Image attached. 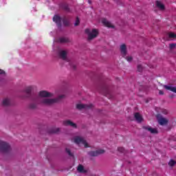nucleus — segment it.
Instances as JSON below:
<instances>
[{"label": "nucleus", "instance_id": "nucleus-1", "mask_svg": "<svg viewBox=\"0 0 176 176\" xmlns=\"http://www.w3.org/2000/svg\"><path fill=\"white\" fill-rule=\"evenodd\" d=\"M23 93L25 94L23 98H28L43 107H53L54 104L61 102L66 97L65 95L63 94L52 98L54 94L47 91H41L38 94H36L34 93V87L32 86L25 87L23 89Z\"/></svg>", "mask_w": 176, "mask_h": 176}, {"label": "nucleus", "instance_id": "nucleus-2", "mask_svg": "<svg viewBox=\"0 0 176 176\" xmlns=\"http://www.w3.org/2000/svg\"><path fill=\"white\" fill-rule=\"evenodd\" d=\"M96 89L99 93L104 94L109 100H113L115 97V92L112 91V87L103 81H100L98 83Z\"/></svg>", "mask_w": 176, "mask_h": 176}, {"label": "nucleus", "instance_id": "nucleus-3", "mask_svg": "<svg viewBox=\"0 0 176 176\" xmlns=\"http://www.w3.org/2000/svg\"><path fill=\"white\" fill-rule=\"evenodd\" d=\"M57 54L59 58L63 60V61H67V63H69V58H68V51L65 50H63L61 48H58Z\"/></svg>", "mask_w": 176, "mask_h": 176}, {"label": "nucleus", "instance_id": "nucleus-4", "mask_svg": "<svg viewBox=\"0 0 176 176\" xmlns=\"http://www.w3.org/2000/svg\"><path fill=\"white\" fill-rule=\"evenodd\" d=\"M85 34H88L87 41L90 42V41H93V39L98 36V30L96 29H93L92 31L90 32V29H86Z\"/></svg>", "mask_w": 176, "mask_h": 176}, {"label": "nucleus", "instance_id": "nucleus-5", "mask_svg": "<svg viewBox=\"0 0 176 176\" xmlns=\"http://www.w3.org/2000/svg\"><path fill=\"white\" fill-rule=\"evenodd\" d=\"M12 148L6 142H0V153H9Z\"/></svg>", "mask_w": 176, "mask_h": 176}, {"label": "nucleus", "instance_id": "nucleus-6", "mask_svg": "<svg viewBox=\"0 0 176 176\" xmlns=\"http://www.w3.org/2000/svg\"><path fill=\"white\" fill-rule=\"evenodd\" d=\"M52 20L54 23H56L58 29L61 31V30H63V24L61 23V20H63V19L61 16L58 14H55L54 15Z\"/></svg>", "mask_w": 176, "mask_h": 176}, {"label": "nucleus", "instance_id": "nucleus-7", "mask_svg": "<svg viewBox=\"0 0 176 176\" xmlns=\"http://www.w3.org/2000/svg\"><path fill=\"white\" fill-rule=\"evenodd\" d=\"M74 142L77 145H79V144H82V145L85 146V148H89V144H87V142L83 139V138L80 136H76L74 138Z\"/></svg>", "mask_w": 176, "mask_h": 176}, {"label": "nucleus", "instance_id": "nucleus-8", "mask_svg": "<svg viewBox=\"0 0 176 176\" xmlns=\"http://www.w3.org/2000/svg\"><path fill=\"white\" fill-rule=\"evenodd\" d=\"M87 153L90 157H96L97 156H100V155H104V153H105V150L99 149L95 151H89Z\"/></svg>", "mask_w": 176, "mask_h": 176}, {"label": "nucleus", "instance_id": "nucleus-9", "mask_svg": "<svg viewBox=\"0 0 176 176\" xmlns=\"http://www.w3.org/2000/svg\"><path fill=\"white\" fill-rule=\"evenodd\" d=\"M156 118H157L159 124H160V126H166V124H168V120L163 118L162 114H160V113L157 114Z\"/></svg>", "mask_w": 176, "mask_h": 176}, {"label": "nucleus", "instance_id": "nucleus-10", "mask_svg": "<svg viewBox=\"0 0 176 176\" xmlns=\"http://www.w3.org/2000/svg\"><path fill=\"white\" fill-rule=\"evenodd\" d=\"M90 108H93V104H77L76 105V109H78V111H82V109H90Z\"/></svg>", "mask_w": 176, "mask_h": 176}, {"label": "nucleus", "instance_id": "nucleus-11", "mask_svg": "<svg viewBox=\"0 0 176 176\" xmlns=\"http://www.w3.org/2000/svg\"><path fill=\"white\" fill-rule=\"evenodd\" d=\"M63 126L72 127L73 129H78V125L74 122L71 121V120H66L63 122Z\"/></svg>", "mask_w": 176, "mask_h": 176}, {"label": "nucleus", "instance_id": "nucleus-12", "mask_svg": "<svg viewBox=\"0 0 176 176\" xmlns=\"http://www.w3.org/2000/svg\"><path fill=\"white\" fill-rule=\"evenodd\" d=\"M142 129H144V130L149 131L151 134H158L159 133L157 129H153L151 127V126H143Z\"/></svg>", "mask_w": 176, "mask_h": 176}, {"label": "nucleus", "instance_id": "nucleus-13", "mask_svg": "<svg viewBox=\"0 0 176 176\" xmlns=\"http://www.w3.org/2000/svg\"><path fill=\"white\" fill-rule=\"evenodd\" d=\"M2 107H8L12 105V100L9 98H4L1 102Z\"/></svg>", "mask_w": 176, "mask_h": 176}, {"label": "nucleus", "instance_id": "nucleus-14", "mask_svg": "<svg viewBox=\"0 0 176 176\" xmlns=\"http://www.w3.org/2000/svg\"><path fill=\"white\" fill-rule=\"evenodd\" d=\"M62 21L63 23L64 27H71L72 23H71V19L67 16H63L62 18Z\"/></svg>", "mask_w": 176, "mask_h": 176}, {"label": "nucleus", "instance_id": "nucleus-15", "mask_svg": "<svg viewBox=\"0 0 176 176\" xmlns=\"http://www.w3.org/2000/svg\"><path fill=\"white\" fill-rule=\"evenodd\" d=\"M0 82L6 83V72L1 69H0Z\"/></svg>", "mask_w": 176, "mask_h": 176}, {"label": "nucleus", "instance_id": "nucleus-16", "mask_svg": "<svg viewBox=\"0 0 176 176\" xmlns=\"http://www.w3.org/2000/svg\"><path fill=\"white\" fill-rule=\"evenodd\" d=\"M120 50L121 52V54H122V57H126V56H127V46L126 44L121 45Z\"/></svg>", "mask_w": 176, "mask_h": 176}, {"label": "nucleus", "instance_id": "nucleus-17", "mask_svg": "<svg viewBox=\"0 0 176 176\" xmlns=\"http://www.w3.org/2000/svg\"><path fill=\"white\" fill-rule=\"evenodd\" d=\"M134 119L138 123H142V122H144V118H142V116H141L140 113H134Z\"/></svg>", "mask_w": 176, "mask_h": 176}, {"label": "nucleus", "instance_id": "nucleus-18", "mask_svg": "<svg viewBox=\"0 0 176 176\" xmlns=\"http://www.w3.org/2000/svg\"><path fill=\"white\" fill-rule=\"evenodd\" d=\"M102 23L104 24V25H105V27H108V28H115V26L112 25L111 22H109L105 18L102 19Z\"/></svg>", "mask_w": 176, "mask_h": 176}, {"label": "nucleus", "instance_id": "nucleus-19", "mask_svg": "<svg viewBox=\"0 0 176 176\" xmlns=\"http://www.w3.org/2000/svg\"><path fill=\"white\" fill-rule=\"evenodd\" d=\"M34 102L30 103L28 105L29 109H32V111L38 108V105H40L38 102L33 101Z\"/></svg>", "mask_w": 176, "mask_h": 176}, {"label": "nucleus", "instance_id": "nucleus-20", "mask_svg": "<svg viewBox=\"0 0 176 176\" xmlns=\"http://www.w3.org/2000/svg\"><path fill=\"white\" fill-rule=\"evenodd\" d=\"M78 173H80L81 174H86L87 170H85V167L82 164H79L77 167Z\"/></svg>", "mask_w": 176, "mask_h": 176}, {"label": "nucleus", "instance_id": "nucleus-21", "mask_svg": "<svg viewBox=\"0 0 176 176\" xmlns=\"http://www.w3.org/2000/svg\"><path fill=\"white\" fill-rule=\"evenodd\" d=\"M69 65H70L71 69H72L73 71H76V68L78 67V63L71 61V60H69Z\"/></svg>", "mask_w": 176, "mask_h": 176}, {"label": "nucleus", "instance_id": "nucleus-22", "mask_svg": "<svg viewBox=\"0 0 176 176\" xmlns=\"http://www.w3.org/2000/svg\"><path fill=\"white\" fill-rule=\"evenodd\" d=\"M155 6H157V8H158V9H160V10H164V9H166V7L164 6V4H163L162 2H160V1H155Z\"/></svg>", "mask_w": 176, "mask_h": 176}, {"label": "nucleus", "instance_id": "nucleus-23", "mask_svg": "<svg viewBox=\"0 0 176 176\" xmlns=\"http://www.w3.org/2000/svg\"><path fill=\"white\" fill-rule=\"evenodd\" d=\"M59 43H68L70 42L69 38L67 37H60L57 40Z\"/></svg>", "mask_w": 176, "mask_h": 176}, {"label": "nucleus", "instance_id": "nucleus-24", "mask_svg": "<svg viewBox=\"0 0 176 176\" xmlns=\"http://www.w3.org/2000/svg\"><path fill=\"white\" fill-rule=\"evenodd\" d=\"M60 8L61 9L65 10V12H71V10H69V6H68L67 3H63L62 4H60Z\"/></svg>", "mask_w": 176, "mask_h": 176}, {"label": "nucleus", "instance_id": "nucleus-25", "mask_svg": "<svg viewBox=\"0 0 176 176\" xmlns=\"http://www.w3.org/2000/svg\"><path fill=\"white\" fill-rule=\"evenodd\" d=\"M163 87L166 89V90H170V91H173V93H176V87H172V86H168V85H163Z\"/></svg>", "mask_w": 176, "mask_h": 176}, {"label": "nucleus", "instance_id": "nucleus-26", "mask_svg": "<svg viewBox=\"0 0 176 176\" xmlns=\"http://www.w3.org/2000/svg\"><path fill=\"white\" fill-rule=\"evenodd\" d=\"M60 133V128L52 129L48 131V134H57Z\"/></svg>", "mask_w": 176, "mask_h": 176}, {"label": "nucleus", "instance_id": "nucleus-27", "mask_svg": "<svg viewBox=\"0 0 176 176\" xmlns=\"http://www.w3.org/2000/svg\"><path fill=\"white\" fill-rule=\"evenodd\" d=\"M166 35L170 39H176V34L173 32H168L166 34Z\"/></svg>", "mask_w": 176, "mask_h": 176}, {"label": "nucleus", "instance_id": "nucleus-28", "mask_svg": "<svg viewBox=\"0 0 176 176\" xmlns=\"http://www.w3.org/2000/svg\"><path fill=\"white\" fill-rule=\"evenodd\" d=\"M65 152L66 153H67V155L70 157H74V153H72V152H71V150L68 148H65Z\"/></svg>", "mask_w": 176, "mask_h": 176}, {"label": "nucleus", "instance_id": "nucleus-29", "mask_svg": "<svg viewBox=\"0 0 176 176\" xmlns=\"http://www.w3.org/2000/svg\"><path fill=\"white\" fill-rule=\"evenodd\" d=\"M168 164L170 167H174L176 164V162L174 160H170Z\"/></svg>", "mask_w": 176, "mask_h": 176}, {"label": "nucleus", "instance_id": "nucleus-30", "mask_svg": "<svg viewBox=\"0 0 176 176\" xmlns=\"http://www.w3.org/2000/svg\"><path fill=\"white\" fill-rule=\"evenodd\" d=\"M137 71L138 72H142V71H144V67H142V65H138L137 67Z\"/></svg>", "mask_w": 176, "mask_h": 176}, {"label": "nucleus", "instance_id": "nucleus-31", "mask_svg": "<svg viewBox=\"0 0 176 176\" xmlns=\"http://www.w3.org/2000/svg\"><path fill=\"white\" fill-rule=\"evenodd\" d=\"M79 24H80V19H79V17L77 16L76 18V21L74 23V26L78 27V25H79Z\"/></svg>", "mask_w": 176, "mask_h": 176}, {"label": "nucleus", "instance_id": "nucleus-32", "mask_svg": "<svg viewBox=\"0 0 176 176\" xmlns=\"http://www.w3.org/2000/svg\"><path fill=\"white\" fill-rule=\"evenodd\" d=\"M176 47V43H170L169 44V49L170 50H174Z\"/></svg>", "mask_w": 176, "mask_h": 176}, {"label": "nucleus", "instance_id": "nucleus-33", "mask_svg": "<svg viewBox=\"0 0 176 176\" xmlns=\"http://www.w3.org/2000/svg\"><path fill=\"white\" fill-rule=\"evenodd\" d=\"M118 151L120 152V153H126V150L123 147H118Z\"/></svg>", "mask_w": 176, "mask_h": 176}, {"label": "nucleus", "instance_id": "nucleus-34", "mask_svg": "<svg viewBox=\"0 0 176 176\" xmlns=\"http://www.w3.org/2000/svg\"><path fill=\"white\" fill-rule=\"evenodd\" d=\"M125 58L129 61V63H131V61H133V57L131 56H125Z\"/></svg>", "mask_w": 176, "mask_h": 176}, {"label": "nucleus", "instance_id": "nucleus-35", "mask_svg": "<svg viewBox=\"0 0 176 176\" xmlns=\"http://www.w3.org/2000/svg\"><path fill=\"white\" fill-rule=\"evenodd\" d=\"M159 94H160V96H163V94H164V91H163L162 90H160L159 91Z\"/></svg>", "mask_w": 176, "mask_h": 176}, {"label": "nucleus", "instance_id": "nucleus-36", "mask_svg": "<svg viewBox=\"0 0 176 176\" xmlns=\"http://www.w3.org/2000/svg\"><path fill=\"white\" fill-rule=\"evenodd\" d=\"M174 97H175V95H174V94H171L169 96L170 98H174Z\"/></svg>", "mask_w": 176, "mask_h": 176}, {"label": "nucleus", "instance_id": "nucleus-37", "mask_svg": "<svg viewBox=\"0 0 176 176\" xmlns=\"http://www.w3.org/2000/svg\"><path fill=\"white\" fill-rule=\"evenodd\" d=\"M89 3H91V0H88Z\"/></svg>", "mask_w": 176, "mask_h": 176}, {"label": "nucleus", "instance_id": "nucleus-38", "mask_svg": "<svg viewBox=\"0 0 176 176\" xmlns=\"http://www.w3.org/2000/svg\"><path fill=\"white\" fill-rule=\"evenodd\" d=\"M129 163L130 164V163H131V162H129Z\"/></svg>", "mask_w": 176, "mask_h": 176}]
</instances>
